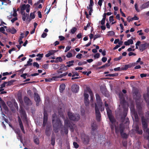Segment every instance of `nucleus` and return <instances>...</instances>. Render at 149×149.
Listing matches in <instances>:
<instances>
[{"label":"nucleus","mask_w":149,"mask_h":149,"mask_svg":"<svg viewBox=\"0 0 149 149\" xmlns=\"http://www.w3.org/2000/svg\"><path fill=\"white\" fill-rule=\"evenodd\" d=\"M26 6L25 4H23L22 5L21 8V10H24L26 8Z\"/></svg>","instance_id":"61"},{"label":"nucleus","mask_w":149,"mask_h":149,"mask_svg":"<svg viewBox=\"0 0 149 149\" xmlns=\"http://www.w3.org/2000/svg\"><path fill=\"white\" fill-rule=\"evenodd\" d=\"M33 66L36 67L37 68H39V65L37 62H34L33 64Z\"/></svg>","instance_id":"56"},{"label":"nucleus","mask_w":149,"mask_h":149,"mask_svg":"<svg viewBox=\"0 0 149 149\" xmlns=\"http://www.w3.org/2000/svg\"><path fill=\"white\" fill-rule=\"evenodd\" d=\"M63 61L61 57H57L56 58V63L58 62H61Z\"/></svg>","instance_id":"47"},{"label":"nucleus","mask_w":149,"mask_h":149,"mask_svg":"<svg viewBox=\"0 0 149 149\" xmlns=\"http://www.w3.org/2000/svg\"><path fill=\"white\" fill-rule=\"evenodd\" d=\"M52 126L54 132L56 133L58 132L60 128L61 129V132H62L63 127L60 119L57 118L55 113L52 115Z\"/></svg>","instance_id":"1"},{"label":"nucleus","mask_w":149,"mask_h":149,"mask_svg":"<svg viewBox=\"0 0 149 149\" xmlns=\"http://www.w3.org/2000/svg\"><path fill=\"white\" fill-rule=\"evenodd\" d=\"M87 8L90 9V10L89 11V15H91V13H92L93 11V8L92 7H88V6H87Z\"/></svg>","instance_id":"46"},{"label":"nucleus","mask_w":149,"mask_h":149,"mask_svg":"<svg viewBox=\"0 0 149 149\" xmlns=\"http://www.w3.org/2000/svg\"><path fill=\"white\" fill-rule=\"evenodd\" d=\"M149 46V44L147 42L141 44L140 45L139 49L141 52H143Z\"/></svg>","instance_id":"10"},{"label":"nucleus","mask_w":149,"mask_h":149,"mask_svg":"<svg viewBox=\"0 0 149 149\" xmlns=\"http://www.w3.org/2000/svg\"><path fill=\"white\" fill-rule=\"evenodd\" d=\"M123 113L122 115V116L121 118V121L122 122H124L125 124H128L129 123V120L128 118L126 117V116L127 115L125 116V117H123V118H122V117H123Z\"/></svg>","instance_id":"16"},{"label":"nucleus","mask_w":149,"mask_h":149,"mask_svg":"<svg viewBox=\"0 0 149 149\" xmlns=\"http://www.w3.org/2000/svg\"><path fill=\"white\" fill-rule=\"evenodd\" d=\"M24 100L25 103L27 105H31L32 102L30 99L26 96H25L24 98Z\"/></svg>","instance_id":"18"},{"label":"nucleus","mask_w":149,"mask_h":149,"mask_svg":"<svg viewBox=\"0 0 149 149\" xmlns=\"http://www.w3.org/2000/svg\"><path fill=\"white\" fill-rule=\"evenodd\" d=\"M77 30V29L75 27H73L70 30V33L72 34H74Z\"/></svg>","instance_id":"41"},{"label":"nucleus","mask_w":149,"mask_h":149,"mask_svg":"<svg viewBox=\"0 0 149 149\" xmlns=\"http://www.w3.org/2000/svg\"><path fill=\"white\" fill-rule=\"evenodd\" d=\"M130 66L129 64L128 65H125L124 66L123 65V67L121 68V70H126L128 68H130Z\"/></svg>","instance_id":"28"},{"label":"nucleus","mask_w":149,"mask_h":149,"mask_svg":"<svg viewBox=\"0 0 149 149\" xmlns=\"http://www.w3.org/2000/svg\"><path fill=\"white\" fill-rule=\"evenodd\" d=\"M134 96H136L135 99L136 101H139L141 97V95L139 94L138 91L135 90L133 92Z\"/></svg>","instance_id":"12"},{"label":"nucleus","mask_w":149,"mask_h":149,"mask_svg":"<svg viewBox=\"0 0 149 149\" xmlns=\"http://www.w3.org/2000/svg\"><path fill=\"white\" fill-rule=\"evenodd\" d=\"M145 118H149V111H147L145 113Z\"/></svg>","instance_id":"62"},{"label":"nucleus","mask_w":149,"mask_h":149,"mask_svg":"<svg viewBox=\"0 0 149 149\" xmlns=\"http://www.w3.org/2000/svg\"><path fill=\"white\" fill-rule=\"evenodd\" d=\"M57 77H53L52 78L45 79V80L46 82H50L52 80L57 81Z\"/></svg>","instance_id":"26"},{"label":"nucleus","mask_w":149,"mask_h":149,"mask_svg":"<svg viewBox=\"0 0 149 149\" xmlns=\"http://www.w3.org/2000/svg\"><path fill=\"white\" fill-rule=\"evenodd\" d=\"M24 34L22 33L20 34V36L19 37V42L20 44H21L23 43V41L22 40V39L24 38Z\"/></svg>","instance_id":"27"},{"label":"nucleus","mask_w":149,"mask_h":149,"mask_svg":"<svg viewBox=\"0 0 149 149\" xmlns=\"http://www.w3.org/2000/svg\"><path fill=\"white\" fill-rule=\"evenodd\" d=\"M19 112L20 113L21 117L23 121H25L26 123L28 122L26 112L23 108L22 107L19 109Z\"/></svg>","instance_id":"6"},{"label":"nucleus","mask_w":149,"mask_h":149,"mask_svg":"<svg viewBox=\"0 0 149 149\" xmlns=\"http://www.w3.org/2000/svg\"><path fill=\"white\" fill-rule=\"evenodd\" d=\"M101 35L99 34H97L94 35L93 38V40H95L96 39L101 37Z\"/></svg>","instance_id":"48"},{"label":"nucleus","mask_w":149,"mask_h":149,"mask_svg":"<svg viewBox=\"0 0 149 149\" xmlns=\"http://www.w3.org/2000/svg\"><path fill=\"white\" fill-rule=\"evenodd\" d=\"M44 116L43 122V126L45 127L46 125L48 120V115L47 111L45 110L44 111Z\"/></svg>","instance_id":"9"},{"label":"nucleus","mask_w":149,"mask_h":149,"mask_svg":"<svg viewBox=\"0 0 149 149\" xmlns=\"http://www.w3.org/2000/svg\"><path fill=\"white\" fill-rule=\"evenodd\" d=\"M14 17H16L17 16V11L15 9L13 8V13L12 15Z\"/></svg>","instance_id":"49"},{"label":"nucleus","mask_w":149,"mask_h":149,"mask_svg":"<svg viewBox=\"0 0 149 149\" xmlns=\"http://www.w3.org/2000/svg\"><path fill=\"white\" fill-rule=\"evenodd\" d=\"M106 110L107 111V113L108 115H108L110 116H112L111 114V110L109 109V107H107L106 108Z\"/></svg>","instance_id":"43"},{"label":"nucleus","mask_w":149,"mask_h":149,"mask_svg":"<svg viewBox=\"0 0 149 149\" xmlns=\"http://www.w3.org/2000/svg\"><path fill=\"white\" fill-rule=\"evenodd\" d=\"M87 63V62L86 61H84L83 62L82 61H79V62L78 63V65H83L86 64Z\"/></svg>","instance_id":"50"},{"label":"nucleus","mask_w":149,"mask_h":149,"mask_svg":"<svg viewBox=\"0 0 149 149\" xmlns=\"http://www.w3.org/2000/svg\"><path fill=\"white\" fill-rule=\"evenodd\" d=\"M68 67L67 65L65 66L64 65L62 64L61 65L60 67V70H68Z\"/></svg>","instance_id":"31"},{"label":"nucleus","mask_w":149,"mask_h":149,"mask_svg":"<svg viewBox=\"0 0 149 149\" xmlns=\"http://www.w3.org/2000/svg\"><path fill=\"white\" fill-rule=\"evenodd\" d=\"M143 97L144 99H149V89L147 90L146 94L143 95Z\"/></svg>","instance_id":"33"},{"label":"nucleus","mask_w":149,"mask_h":149,"mask_svg":"<svg viewBox=\"0 0 149 149\" xmlns=\"http://www.w3.org/2000/svg\"><path fill=\"white\" fill-rule=\"evenodd\" d=\"M113 16L112 15L109 17V20L110 22H112V24H114L115 22H113L114 21V19H113Z\"/></svg>","instance_id":"60"},{"label":"nucleus","mask_w":149,"mask_h":149,"mask_svg":"<svg viewBox=\"0 0 149 149\" xmlns=\"http://www.w3.org/2000/svg\"><path fill=\"white\" fill-rule=\"evenodd\" d=\"M17 137L18 139L22 140V135L21 133L17 134Z\"/></svg>","instance_id":"51"},{"label":"nucleus","mask_w":149,"mask_h":149,"mask_svg":"<svg viewBox=\"0 0 149 149\" xmlns=\"http://www.w3.org/2000/svg\"><path fill=\"white\" fill-rule=\"evenodd\" d=\"M139 101H136V107L139 115H141L143 113L142 108L141 107V104Z\"/></svg>","instance_id":"8"},{"label":"nucleus","mask_w":149,"mask_h":149,"mask_svg":"<svg viewBox=\"0 0 149 149\" xmlns=\"http://www.w3.org/2000/svg\"><path fill=\"white\" fill-rule=\"evenodd\" d=\"M0 105H1L5 110H8V108L3 100L0 102Z\"/></svg>","instance_id":"21"},{"label":"nucleus","mask_w":149,"mask_h":149,"mask_svg":"<svg viewBox=\"0 0 149 149\" xmlns=\"http://www.w3.org/2000/svg\"><path fill=\"white\" fill-rule=\"evenodd\" d=\"M146 102L147 103V105L148 108L149 109V99H144Z\"/></svg>","instance_id":"55"},{"label":"nucleus","mask_w":149,"mask_h":149,"mask_svg":"<svg viewBox=\"0 0 149 149\" xmlns=\"http://www.w3.org/2000/svg\"><path fill=\"white\" fill-rule=\"evenodd\" d=\"M84 103L86 106H88L89 104L88 100H84Z\"/></svg>","instance_id":"59"},{"label":"nucleus","mask_w":149,"mask_h":149,"mask_svg":"<svg viewBox=\"0 0 149 149\" xmlns=\"http://www.w3.org/2000/svg\"><path fill=\"white\" fill-rule=\"evenodd\" d=\"M135 130L136 132L140 135L142 134L143 131L141 129H139V127L138 125H136L135 127Z\"/></svg>","instance_id":"22"},{"label":"nucleus","mask_w":149,"mask_h":149,"mask_svg":"<svg viewBox=\"0 0 149 149\" xmlns=\"http://www.w3.org/2000/svg\"><path fill=\"white\" fill-rule=\"evenodd\" d=\"M51 143L52 146H54L55 144V138L54 136H52L51 141Z\"/></svg>","instance_id":"35"},{"label":"nucleus","mask_w":149,"mask_h":149,"mask_svg":"<svg viewBox=\"0 0 149 149\" xmlns=\"http://www.w3.org/2000/svg\"><path fill=\"white\" fill-rule=\"evenodd\" d=\"M34 100L36 102V105L37 106H38L39 105V102L40 101V97L39 95L37 93H34Z\"/></svg>","instance_id":"11"},{"label":"nucleus","mask_w":149,"mask_h":149,"mask_svg":"<svg viewBox=\"0 0 149 149\" xmlns=\"http://www.w3.org/2000/svg\"><path fill=\"white\" fill-rule=\"evenodd\" d=\"M133 43V41L131 39H129L127 41L124 42V44L126 46L129 45L130 44H132Z\"/></svg>","instance_id":"25"},{"label":"nucleus","mask_w":149,"mask_h":149,"mask_svg":"<svg viewBox=\"0 0 149 149\" xmlns=\"http://www.w3.org/2000/svg\"><path fill=\"white\" fill-rule=\"evenodd\" d=\"M68 74V72H65L63 74H60L59 76L58 77H57V79L58 78H61V77H62L63 76H66L67 74Z\"/></svg>","instance_id":"45"},{"label":"nucleus","mask_w":149,"mask_h":149,"mask_svg":"<svg viewBox=\"0 0 149 149\" xmlns=\"http://www.w3.org/2000/svg\"><path fill=\"white\" fill-rule=\"evenodd\" d=\"M119 130H120V133L123 132L124 130V127L121 124L120 125Z\"/></svg>","instance_id":"40"},{"label":"nucleus","mask_w":149,"mask_h":149,"mask_svg":"<svg viewBox=\"0 0 149 149\" xmlns=\"http://www.w3.org/2000/svg\"><path fill=\"white\" fill-rule=\"evenodd\" d=\"M45 134L47 136H49L51 134L49 130L46 129L45 131Z\"/></svg>","instance_id":"53"},{"label":"nucleus","mask_w":149,"mask_h":149,"mask_svg":"<svg viewBox=\"0 0 149 149\" xmlns=\"http://www.w3.org/2000/svg\"><path fill=\"white\" fill-rule=\"evenodd\" d=\"M73 145L74 147L76 148H78L79 147V145L76 142H74L73 143Z\"/></svg>","instance_id":"57"},{"label":"nucleus","mask_w":149,"mask_h":149,"mask_svg":"<svg viewBox=\"0 0 149 149\" xmlns=\"http://www.w3.org/2000/svg\"><path fill=\"white\" fill-rule=\"evenodd\" d=\"M84 100H88V97H89V95L87 93H85L84 94Z\"/></svg>","instance_id":"63"},{"label":"nucleus","mask_w":149,"mask_h":149,"mask_svg":"<svg viewBox=\"0 0 149 149\" xmlns=\"http://www.w3.org/2000/svg\"><path fill=\"white\" fill-rule=\"evenodd\" d=\"M6 31L8 32H9L12 34H14L17 32L16 30L14 27H12L11 28H9L6 29Z\"/></svg>","instance_id":"17"},{"label":"nucleus","mask_w":149,"mask_h":149,"mask_svg":"<svg viewBox=\"0 0 149 149\" xmlns=\"http://www.w3.org/2000/svg\"><path fill=\"white\" fill-rule=\"evenodd\" d=\"M74 63V61L73 60L67 62L66 63L68 64L67 65V66L68 67H70L71 66H72L74 65L73 64Z\"/></svg>","instance_id":"29"},{"label":"nucleus","mask_w":149,"mask_h":149,"mask_svg":"<svg viewBox=\"0 0 149 149\" xmlns=\"http://www.w3.org/2000/svg\"><path fill=\"white\" fill-rule=\"evenodd\" d=\"M109 35L110 36H113L115 34V33L113 31H109L108 32Z\"/></svg>","instance_id":"64"},{"label":"nucleus","mask_w":149,"mask_h":149,"mask_svg":"<svg viewBox=\"0 0 149 149\" xmlns=\"http://www.w3.org/2000/svg\"><path fill=\"white\" fill-rule=\"evenodd\" d=\"M79 86L77 84H73L72 86V90L73 92L75 93H77L79 91Z\"/></svg>","instance_id":"14"},{"label":"nucleus","mask_w":149,"mask_h":149,"mask_svg":"<svg viewBox=\"0 0 149 149\" xmlns=\"http://www.w3.org/2000/svg\"><path fill=\"white\" fill-rule=\"evenodd\" d=\"M13 130H14L16 134H19L21 133V131L20 129L18 128L16 129L13 128Z\"/></svg>","instance_id":"38"},{"label":"nucleus","mask_w":149,"mask_h":149,"mask_svg":"<svg viewBox=\"0 0 149 149\" xmlns=\"http://www.w3.org/2000/svg\"><path fill=\"white\" fill-rule=\"evenodd\" d=\"M120 103L121 105H122L123 109V117H124L127 115L128 110V107L127 105V102L123 94H120L119 95Z\"/></svg>","instance_id":"2"},{"label":"nucleus","mask_w":149,"mask_h":149,"mask_svg":"<svg viewBox=\"0 0 149 149\" xmlns=\"http://www.w3.org/2000/svg\"><path fill=\"white\" fill-rule=\"evenodd\" d=\"M68 116L70 120L77 121L80 118V116L79 114H74L70 112H68Z\"/></svg>","instance_id":"5"},{"label":"nucleus","mask_w":149,"mask_h":149,"mask_svg":"<svg viewBox=\"0 0 149 149\" xmlns=\"http://www.w3.org/2000/svg\"><path fill=\"white\" fill-rule=\"evenodd\" d=\"M69 127L70 128L71 130L73 129L70 121L68 119H65L64 120V126L63 129L66 134H68Z\"/></svg>","instance_id":"3"},{"label":"nucleus","mask_w":149,"mask_h":149,"mask_svg":"<svg viewBox=\"0 0 149 149\" xmlns=\"http://www.w3.org/2000/svg\"><path fill=\"white\" fill-rule=\"evenodd\" d=\"M65 85L64 84H61L59 86V91L60 92L62 93L65 90Z\"/></svg>","instance_id":"24"},{"label":"nucleus","mask_w":149,"mask_h":149,"mask_svg":"<svg viewBox=\"0 0 149 149\" xmlns=\"http://www.w3.org/2000/svg\"><path fill=\"white\" fill-rule=\"evenodd\" d=\"M33 61V60L31 58H29V59L28 61L27 62V65H29L30 66L32 65V63L31 62Z\"/></svg>","instance_id":"54"},{"label":"nucleus","mask_w":149,"mask_h":149,"mask_svg":"<svg viewBox=\"0 0 149 149\" xmlns=\"http://www.w3.org/2000/svg\"><path fill=\"white\" fill-rule=\"evenodd\" d=\"M108 117L111 122L113 124L115 122V120L112 116H110L108 115Z\"/></svg>","instance_id":"32"},{"label":"nucleus","mask_w":149,"mask_h":149,"mask_svg":"<svg viewBox=\"0 0 149 149\" xmlns=\"http://www.w3.org/2000/svg\"><path fill=\"white\" fill-rule=\"evenodd\" d=\"M7 84V81H4L3 83L1 85V87L0 88H4L6 86V84Z\"/></svg>","instance_id":"58"},{"label":"nucleus","mask_w":149,"mask_h":149,"mask_svg":"<svg viewBox=\"0 0 149 149\" xmlns=\"http://www.w3.org/2000/svg\"><path fill=\"white\" fill-rule=\"evenodd\" d=\"M120 134L121 137L123 139H126L128 137L127 135L125 133L123 132L121 133Z\"/></svg>","instance_id":"37"},{"label":"nucleus","mask_w":149,"mask_h":149,"mask_svg":"<svg viewBox=\"0 0 149 149\" xmlns=\"http://www.w3.org/2000/svg\"><path fill=\"white\" fill-rule=\"evenodd\" d=\"M14 105V106L15 107V108L16 109L18 110V107L17 105V103L15 101L14 102L13 104V105Z\"/></svg>","instance_id":"52"},{"label":"nucleus","mask_w":149,"mask_h":149,"mask_svg":"<svg viewBox=\"0 0 149 149\" xmlns=\"http://www.w3.org/2000/svg\"><path fill=\"white\" fill-rule=\"evenodd\" d=\"M17 97L19 101L20 102H22V95L21 94H17Z\"/></svg>","instance_id":"39"},{"label":"nucleus","mask_w":149,"mask_h":149,"mask_svg":"<svg viewBox=\"0 0 149 149\" xmlns=\"http://www.w3.org/2000/svg\"><path fill=\"white\" fill-rule=\"evenodd\" d=\"M36 12V11H34L30 14V17L31 19H33L35 17V14Z\"/></svg>","instance_id":"42"},{"label":"nucleus","mask_w":149,"mask_h":149,"mask_svg":"<svg viewBox=\"0 0 149 149\" xmlns=\"http://www.w3.org/2000/svg\"><path fill=\"white\" fill-rule=\"evenodd\" d=\"M149 6V1L143 4L141 6V8L143 9L148 8Z\"/></svg>","instance_id":"30"},{"label":"nucleus","mask_w":149,"mask_h":149,"mask_svg":"<svg viewBox=\"0 0 149 149\" xmlns=\"http://www.w3.org/2000/svg\"><path fill=\"white\" fill-rule=\"evenodd\" d=\"M18 121L19 127L21 128V130L24 134H25V132L24 130V126L22 121V120L19 116L18 117Z\"/></svg>","instance_id":"13"},{"label":"nucleus","mask_w":149,"mask_h":149,"mask_svg":"<svg viewBox=\"0 0 149 149\" xmlns=\"http://www.w3.org/2000/svg\"><path fill=\"white\" fill-rule=\"evenodd\" d=\"M95 105L96 119L97 121L100 122L101 120V114L96 103L95 104Z\"/></svg>","instance_id":"7"},{"label":"nucleus","mask_w":149,"mask_h":149,"mask_svg":"<svg viewBox=\"0 0 149 149\" xmlns=\"http://www.w3.org/2000/svg\"><path fill=\"white\" fill-rule=\"evenodd\" d=\"M95 97L96 98V104L97 105V107H99L100 109L101 108V111H102V109H103V110L104 109V107H102V100L101 99L99 95L96 93L95 94Z\"/></svg>","instance_id":"4"},{"label":"nucleus","mask_w":149,"mask_h":149,"mask_svg":"<svg viewBox=\"0 0 149 149\" xmlns=\"http://www.w3.org/2000/svg\"><path fill=\"white\" fill-rule=\"evenodd\" d=\"M83 143L85 144H88L89 141V138L88 136H85L82 138Z\"/></svg>","instance_id":"19"},{"label":"nucleus","mask_w":149,"mask_h":149,"mask_svg":"<svg viewBox=\"0 0 149 149\" xmlns=\"http://www.w3.org/2000/svg\"><path fill=\"white\" fill-rule=\"evenodd\" d=\"M15 81V80H11L7 82V86H10Z\"/></svg>","instance_id":"44"},{"label":"nucleus","mask_w":149,"mask_h":149,"mask_svg":"<svg viewBox=\"0 0 149 149\" xmlns=\"http://www.w3.org/2000/svg\"><path fill=\"white\" fill-rule=\"evenodd\" d=\"M7 104L8 106L10 108L11 110L12 111L15 110V109L13 107V103L10 101H8Z\"/></svg>","instance_id":"23"},{"label":"nucleus","mask_w":149,"mask_h":149,"mask_svg":"<svg viewBox=\"0 0 149 149\" xmlns=\"http://www.w3.org/2000/svg\"><path fill=\"white\" fill-rule=\"evenodd\" d=\"M118 75V73H114L113 74H107L105 75L106 77H116Z\"/></svg>","instance_id":"34"},{"label":"nucleus","mask_w":149,"mask_h":149,"mask_svg":"<svg viewBox=\"0 0 149 149\" xmlns=\"http://www.w3.org/2000/svg\"><path fill=\"white\" fill-rule=\"evenodd\" d=\"M132 112H133L135 121L136 122H138L139 121V117L137 112L135 111L134 109H132Z\"/></svg>","instance_id":"20"},{"label":"nucleus","mask_w":149,"mask_h":149,"mask_svg":"<svg viewBox=\"0 0 149 149\" xmlns=\"http://www.w3.org/2000/svg\"><path fill=\"white\" fill-rule=\"evenodd\" d=\"M91 127H92L91 133L93 135H95V131L97 128V125L95 123H93L92 124Z\"/></svg>","instance_id":"15"},{"label":"nucleus","mask_w":149,"mask_h":149,"mask_svg":"<svg viewBox=\"0 0 149 149\" xmlns=\"http://www.w3.org/2000/svg\"><path fill=\"white\" fill-rule=\"evenodd\" d=\"M28 14L24 13L22 15V19L23 21H25L26 18L28 16Z\"/></svg>","instance_id":"36"}]
</instances>
